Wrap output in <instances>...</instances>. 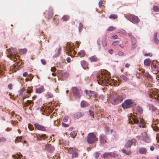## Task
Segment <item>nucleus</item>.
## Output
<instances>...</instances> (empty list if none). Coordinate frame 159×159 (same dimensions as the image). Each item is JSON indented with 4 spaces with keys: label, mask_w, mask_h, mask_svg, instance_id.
Here are the masks:
<instances>
[{
    "label": "nucleus",
    "mask_w": 159,
    "mask_h": 159,
    "mask_svg": "<svg viewBox=\"0 0 159 159\" xmlns=\"http://www.w3.org/2000/svg\"><path fill=\"white\" fill-rule=\"evenodd\" d=\"M97 81L98 83L102 85L108 84L110 86L114 85L115 86H118L119 84L116 81L113 79H111L110 76L108 73L102 72L97 76Z\"/></svg>",
    "instance_id": "f257e3e1"
},
{
    "label": "nucleus",
    "mask_w": 159,
    "mask_h": 159,
    "mask_svg": "<svg viewBox=\"0 0 159 159\" xmlns=\"http://www.w3.org/2000/svg\"><path fill=\"white\" fill-rule=\"evenodd\" d=\"M149 95L150 98H153L159 103V91L157 89L150 90Z\"/></svg>",
    "instance_id": "f03ea898"
},
{
    "label": "nucleus",
    "mask_w": 159,
    "mask_h": 159,
    "mask_svg": "<svg viewBox=\"0 0 159 159\" xmlns=\"http://www.w3.org/2000/svg\"><path fill=\"white\" fill-rule=\"evenodd\" d=\"M125 17L128 20L134 24L138 23L139 21L138 17L133 15L128 14Z\"/></svg>",
    "instance_id": "7ed1b4c3"
},
{
    "label": "nucleus",
    "mask_w": 159,
    "mask_h": 159,
    "mask_svg": "<svg viewBox=\"0 0 159 159\" xmlns=\"http://www.w3.org/2000/svg\"><path fill=\"white\" fill-rule=\"evenodd\" d=\"M98 139L96 137L93 133H89L88 136L87 142L89 143H93L98 141Z\"/></svg>",
    "instance_id": "20e7f679"
},
{
    "label": "nucleus",
    "mask_w": 159,
    "mask_h": 159,
    "mask_svg": "<svg viewBox=\"0 0 159 159\" xmlns=\"http://www.w3.org/2000/svg\"><path fill=\"white\" fill-rule=\"evenodd\" d=\"M17 51L16 48H12L10 49V58L11 59L13 58L12 60L14 61L15 59H17L19 57V56H16V54L17 53Z\"/></svg>",
    "instance_id": "39448f33"
},
{
    "label": "nucleus",
    "mask_w": 159,
    "mask_h": 159,
    "mask_svg": "<svg viewBox=\"0 0 159 159\" xmlns=\"http://www.w3.org/2000/svg\"><path fill=\"white\" fill-rule=\"evenodd\" d=\"M72 91L76 98H80L81 97L82 91L80 90L77 87H73L72 89Z\"/></svg>",
    "instance_id": "423d86ee"
},
{
    "label": "nucleus",
    "mask_w": 159,
    "mask_h": 159,
    "mask_svg": "<svg viewBox=\"0 0 159 159\" xmlns=\"http://www.w3.org/2000/svg\"><path fill=\"white\" fill-rule=\"evenodd\" d=\"M73 46V43H67L66 46V50L67 51L68 54L70 56L72 57H74V56L73 55V52H71L72 51H74Z\"/></svg>",
    "instance_id": "0eeeda50"
},
{
    "label": "nucleus",
    "mask_w": 159,
    "mask_h": 159,
    "mask_svg": "<svg viewBox=\"0 0 159 159\" xmlns=\"http://www.w3.org/2000/svg\"><path fill=\"white\" fill-rule=\"evenodd\" d=\"M133 103L131 100H126L122 104V107L124 109H126L131 107Z\"/></svg>",
    "instance_id": "6e6552de"
},
{
    "label": "nucleus",
    "mask_w": 159,
    "mask_h": 159,
    "mask_svg": "<svg viewBox=\"0 0 159 159\" xmlns=\"http://www.w3.org/2000/svg\"><path fill=\"white\" fill-rule=\"evenodd\" d=\"M68 152L69 153L72 154V158L76 157L78 155V150L73 148H69Z\"/></svg>",
    "instance_id": "1a4fd4ad"
},
{
    "label": "nucleus",
    "mask_w": 159,
    "mask_h": 159,
    "mask_svg": "<svg viewBox=\"0 0 159 159\" xmlns=\"http://www.w3.org/2000/svg\"><path fill=\"white\" fill-rule=\"evenodd\" d=\"M134 116V118H132L134 122L136 124H139V126L141 127L143 125V120L140 117L138 118L137 116L135 115Z\"/></svg>",
    "instance_id": "9d476101"
},
{
    "label": "nucleus",
    "mask_w": 159,
    "mask_h": 159,
    "mask_svg": "<svg viewBox=\"0 0 159 159\" xmlns=\"http://www.w3.org/2000/svg\"><path fill=\"white\" fill-rule=\"evenodd\" d=\"M136 142V140L135 139H131L129 140L125 144V147L126 148H129L132 144L135 145Z\"/></svg>",
    "instance_id": "9b49d317"
},
{
    "label": "nucleus",
    "mask_w": 159,
    "mask_h": 159,
    "mask_svg": "<svg viewBox=\"0 0 159 159\" xmlns=\"http://www.w3.org/2000/svg\"><path fill=\"white\" fill-rule=\"evenodd\" d=\"M85 92L87 95L89 96V98L92 96H94L95 98V100H96V98L98 97V95L97 94V93L95 92L92 91H88L85 90Z\"/></svg>",
    "instance_id": "f8f14e48"
},
{
    "label": "nucleus",
    "mask_w": 159,
    "mask_h": 159,
    "mask_svg": "<svg viewBox=\"0 0 159 159\" xmlns=\"http://www.w3.org/2000/svg\"><path fill=\"white\" fill-rule=\"evenodd\" d=\"M45 148L47 151L49 152H52L55 150L54 147L52 146L50 144H48L46 145Z\"/></svg>",
    "instance_id": "ddd939ff"
},
{
    "label": "nucleus",
    "mask_w": 159,
    "mask_h": 159,
    "mask_svg": "<svg viewBox=\"0 0 159 159\" xmlns=\"http://www.w3.org/2000/svg\"><path fill=\"white\" fill-rule=\"evenodd\" d=\"M142 139L144 141H145L147 143H149L150 142V140L149 137L148 136L146 132H144L142 134Z\"/></svg>",
    "instance_id": "4468645a"
},
{
    "label": "nucleus",
    "mask_w": 159,
    "mask_h": 159,
    "mask_svg": "<svg viewBox=\"0 0 159 159\" xmlns=\"http://www.w3.org/2000/svg\"><path fill=\"white\" fill-rule=\"evenodd\" d=\"M34 125L35 127L39 130L45 131L46 130L44 126L39 125L38 123H35Z\"/></svg>",
    "instance_id": "2eb2a0df"
},
{
    "label": "nucleus",
    "mask_w": 159,
    "mask_h": 159,
    "mask_svg": "<svg viewBox=\"0 0 159 159\" xmlns=\"http://www.w3.org/2000/svg\"><path fill=\"white\" fill-rule=\"evenodd\" d=\"M84 114L81 112H77L73 115V117L75 119H78L84 116Z\"/></svg>",
    "instance_id": "dca6fc26"
},
{
    "label": "nucleus",
    "mask_w": 159,
    "mask_h": 159,
    "mask_svg": "<svg viewBox=\"0 0 159 159\" xmlns=\"http://www.w3.org/2000/svg\"><path fill=\"white\" fill-rule=\"evenodd\" d=\"M107 138L106 136L103 135L101 134L99 136V141L100 143H104L106 142Z\"/></svg>",
    "instance_id": "f3484780"
},
{
    "label": "nucleus",
    "mask_w": 159,
    "mask_h": 159,
    "mask_svg": "<svg viewBox=\"0 0 159 159\" xmlns=\"http://www.w3.org/2000/svg\"><path fill=\"white\" fill-rule=\"evenodd\" d=\"M88 59L91 62H96L98 60V58L95 56L89 57Z\"/></svg>",
    "instance_id": "a211bd4d"
},
{
    "label": "nucleus",
    "mask_w": 159,
    "mask_h": 159,
    "mask_svg": "<svg viewBox=\"0 0 159 159\" xmlns=\"http://www.w3.org/2000/svg\"><path fill=\"white\" fill-rule=\"evenodd\" d=\"M157 32H156L154 33L153 39L155 43L157 44H158L159 43V40L157 38Z\"/></svg>",
    "instance_id": "6ab92c4d"
},
{
    "label": "nucleus",
    "mask_w": 159,
    "mask_h": 159,
    "mask_svg": "<svg viewBox=\"0 0 159 159\" xmlns=\"http://www.w3.org/2000/svg\"><path fill=\"white\" fill-rule=\"evenodd\" d=\"M44 91V87L43 86H42L37 88L35 90V92L38 93H40Z\"/></svg>",
    "instance_id": "aec40b11"
},
{
    "label": "nucleus",
    "mask_w": 159,
    "mask_h": 159,
    "mask_svg": "<svg viewBox=\"0 0 159 159\" xmlns=\"http://www.w3.org/2000/svg\"><path fill=\"white\" fill-rule=\"evenodd\" d=\"M139 152L141 154H146L147 152V149L145 148H141L139 150Z\"/></svg>",
    "instance_id": "412c9836"
},
{
    "label": "nucleus",
    "mask_w": 159,
    "mask_h": 159,
    "mask_svg": "<svg viewBox=\"0 0 159 159\" xmlns=\"http://www.w3.org/2000/svg\"><path fill=\"white\" fill-rule=\"evenodd\" d=\"M112 156L111 153L107 152L105 153L103 155V157L104 158H107L111 157Z\"/></svg>",
    "instance_id": "4be33fe9"
},
{
    "label": "nucleus",
    "mask_w": 159,
    "mask_h": 159,
    "mask_svg": "<svg viewBox=\"0 0 159 159\" xmlns=\"http://www.w3.org/2000/svg\"><path fill=\"white\" fill-rule=\"evenodd\" d=\"M128 79L124 75H122L120 76V80L121 81L125 82Z\"/></svg>",
    "instance_id": "5701e85b"
},
{
    "label": "nucleus",
    "mask_w": 159,
    "mask_h": 159,
    "mask_svg": "<svg viewBox=\"0 0 159 159\" xmlns=\"http://www.w3.org/2000/svg\"><path fill=\"white\" fill-rule=\"evenodd\" d=\"M36 137L39 140H41L42 138H44V139L46 138V135L45 134H37L36 135Z\"/></svg>",
    "instance_id": "b1692460"
},
{
    "label": "nucleus",
    "mask_w": 159,
    "mask_h": 159,
    "mask_svg": "<svg viewBox=\"0 0 159 159\" xmlns=\"http://www.w3.org/2000/svg\"><path fill=\"white\" fill-rule=\"evenodd\" d=\"M81 107H86L88 106L89 105L88 103L84 101H81L80 104Z\"/></svg>",
    "instance_id": "393cba45"
},
{
    "label": "nucleus",
    "mask_w": 159,
    "mask_h": 159,
    "mask_svg": "<svg viewBox=\"0 0 159 159\" xmlns=\"http://www.w3.org/2000/svg\"><path fill=\"white\" fill-rule=\"evenodd\" d=\"M151 61L149 59H146L144 61V64L145 65L149 66L151 64Z\"/></svg>",
    "instance_id": "a878e982"
},
{
    "label": "nucleus",
    "mask_w": 159,
    "mask_h": 159,
    "mask_svg": "<svg viewBox=\"0 0 159 159\" xmlns=\"http://www.w3.org/2000/svg\"><path fill=\"white\" fill-rule=\"evenodd\" d=\"M23 141V140L22 139V137H17L15 141V142L16 143L17 142H22Z\"/></svg>",
    "instance_id": "bb28decb"
},
{
    "label": "nucleus",
    "mask_w": 159,
    "mask_h": 159,
    "mask_svg": "<svg viewBox=\"0 0 159 159\" xmlns=\"http://www.w3.org/2000/svg\"><path fill=\"white\" fill-rule=\"evenodd\" d=\"M85 52L84 50H81L80 52H79L78 54L79 56L80 57H84L85 56Z\"/></svg>",
    "instance_id": "cd10ccee"
},
{
    "label": "nucleus",
    "mask_w": 159,
    "mask_h": 159,
    "mask_svg": "<svg viewBox=\"0 0 159 159\" xmlns=\"http://www.w3.org/2000/svg\"><path fill=\"white\" fill-rule=\"evenodd\" d=\"M81 64L84 68H86L88 66L87 63L84 61H81Z\"/></svg>",
    "instance_id": "c85d7f7f"
},
{
    "label": "nucleus",
    "mask_w": 159,
    "mask_h": 159,
    "mask_svg": "<svg viewBox=\"0 0 159 159\" xmlns=\"http://www.w3.org/2000/svg\"><path fill=\"white\" fill-rule=\"evenodd\" d=\"M137 114H141L142 113L143 110L142 108L140 107H138L136 109Z\"/></svg>",
    "instance_id": "c756f323"
},
{
    "label": "nucleus",
    "mask_w": 159,
    "mask_h": 159,
    "mask_svg": "<svg viewBox=\"0 0 159 159\" xmlns=\"http://www.w3.org/2000/svg\"><path fill=\"white\" fill-rule=\"evenodd\" d=\"M70 18L69 16L67 15H64L63 16L62 19L64 21H67Z\"/></svg>",
    "instance_id": "7c9ffc66"
},
{
    "label": "nucleus",
    "mask_w": 159,
    "mask_h": 159,
    "mask_svg": "<svg viewBox=\"0 0 159 159\" xmlns=\"http://www.w3.org/2000/svg\"><path fill=\"white\" fill-rule=\"evenodd\" d=\"M33 102L32 100H27L26 102L25 103V106H28L30 104H33Z\"/></svg>",
    "instance_id": "2f4dec72"
},
{
    "label": "nucleus",
    "mask_w": 159,
    "mask_h": 159,
    "mask_svg": "<svg viewBox=\"0 0 159 159\" xmlns=\"http://www.w3.org/2000/svg\"><path fill=\"white\" fill-rule=\"evenodd\" d=\"M122 151L124 153H125L126 154H127L128 155H129L131 154V152L130 150H128V151H126L125 149H123L122 150Z\"/></svg>",
    "instance_id": "473e14b6"
},
{
    "label": "nucleus",
    "mask_w": 159,
    "mask_h": 159,
    "mask_svg": "<svg viewBox=\"0 0 159 159\" xmlns=\"http://www.w3.org/2000/svg\"><path fill=\"white\" fill-rule=\"evenodd\" d=\"M105 129L106 132L110 134H111L113 131L112 129H111L110 130L109 127L108 126L105 127Z\"/></svg>",
    "instance_id": "72a5a7b5"
},
{
    "label": "nucleus",
    "mask_w": 159,
    "mask_h": 159,
    "mask_svg": "<svg viewBox=\"0 0 159 159\" xmlns=\"http://www.w3.org/2000/svg\"><path fill=\"white\" fill-rule=\"evenodd\" d=\"M17 156L16 157L15 155H12V157L16 159V158H18V159H19L21 158L22 157V154H17Z\"/></svg>",
    "instance_id": "f704fd0d"
},
{
    "label": "nucleus",
    "mask_w": 159,
    "mask_h": 159,
    "mask_svg": "<svg viewBox=\"0 0 159 159\" xmlns=\"http://www.w3.org/2000/svg\"><path fill=\"white\" fill-rule=\"evenodd\" d=\"M118 16L116 14H111L109 16V18L111 19H115L117 18Z\"/></svg>",
    "instance_id": "c9c22d12"
},
{
    "label": "nucleus",
    "mask_w": 159,
    "mask_h": 159,
    "mask_svg": "<svg viewBox=\"0 0 159 159\" xmlns=\"http://www.w3.org/2000/svg\"><path fill=\"white\" fill-rule=\"evenodd\" d=\"M153 10L157 12L159 11V6H154L153 7Z\"/></svg>",
    "instance_id": "e433bc0d"
},
{
    "label": "nucleus",
    "mask_w": 159,
    "mask_h": 159,
    "mask_svg": "<svg viewBox=\"0 0 159 159\" xmlns=\"http://www.w3.org/2000/svg\"><path fill=\"white\" fill-rule=\"evenodd\" d=\"M118 32L123 34L124 35L126 34V31L123 29H120L118 31Z\"/></svg>",
    "instance_id": "4c0bfd02"
},
{
    "label": "nucleus",
    "mask_w": 159,
    "mask_h": 159,
    "mask_svg": "<svg viewBox=\"0 0 159 159\" xmlns=\"http://www.w3.org/2000/svg\"><path fill=\"white\" fill-rule=\"evenodd\" d=\"M27 50L26 48L21 49L20 50V52L21 54H24L26 52Z\"/></svg>",
    "instance_id": "58836bf2"
},
{
    "label": "nucleus",
    "mask_w": 159,
    "mask_h": 159,
    "mask_svg": "<svg viewBox=\"0 0 159 159\" xmlns=\"http://www.w3.org/2000/svg\"><path fill=\"white\" fill-rule=\"evenodd\" d=\"M149 109L151 110L152 111H155L156 110V108L152 105H150L149 106Z\"/></svg>",
    "instance_id": "ea45409f"
},
{
    "label": "nucleus",
    "mask_w": 159,
    "mask_h": 159,
    "mask_svg": "<svg viewBox=\"0 0 159 159\" xmlns=\"http://www.w3.org/2000/svg\"><path fill=\"white\" fill-rule=\"evenodd\" d=\"M33 91V87L32 88L28 87V89H27V93L30 94L32 93V91Z\"/></svg>",
    "instance_id": "a19ab883"
},
{
    "label": "nucleus",
    "mask_w": 159,
    "mask_h": 159,
    "mask_svg": "<svg viewBox=\"0 0 159 159\" xmlns=\"http://www.w3.org/2000/svg\"><path fill=\"white\" fill-rule=\"evenodd\" d=\"M76 133L75 131H72L70 133V136L72 138H74L76 136Z\"/></svg>",
    "instance_id": "79ce46f5"
},
{
    "label": "nucleus",
    "mask_w": 159,
    "mask_h": 159,
    "mask_svg": "<svg viewBox=\"0 0 159 159\" xmlns=\"http://www.w3.org/2000/svg\"><path fill=\"white\" fill-rule=\"evenodd\" d=\"M115 29L116 28L115 27H114L112 26H111L108 28L107 30L108 31H112Z\"/></svg>",
    "instance_id": "37998d69"
},
{
    "label": "nucleus",
    "mask_w": 159,
    "mask_h": 159,
    "mask_svg": "<svg viewBox=\"0 0 159 159\" xmlns=\"http://www.w3.org/2000/svg\"><path fill=\"white\" fill-rule=\"evenodd\" d=\"M152 128L155 131H159V128L157 126H152Z\"/></svg>",
    "instance_id": "c03bdc74"
},
{
    "label": "nucleus",
    "mask_w": 159,
    "mask_h": 159,
    "mask_svg": "<svg viewBox=\"0 0 159 159\" xmlns=\"http://www.w3.org/2000/svg\"><path fill=\"white\" fill-rule=\"evenodd\" d=\"M136 43H131V46L133 48H135L137 47Z\"/></svg>",
    "instance_id": "a18cd8bd"
},
{
    "label": "nucleus",
    "mask_w": 159,
    "mask_h": 159,
    "mask_svg": "<svg viewBox=\"0 0 159 159\" xmlns=\"http://www.w3.org/2000/svg\"><path fill=\"white\" fill-rule=\"evenodd\" d=\"M83 25L81 23L79 24V30L80 32H81L82 30Z\"/></svg>",
    "instance_id": "49530a36"
},
{
    "label": "nucleus",
    "mask_w": 159,
    "mask_h": 159,
    "mask_svg": "<svg viewBox=\"0 0 159 159\" xmlns=\"http://www.w3.org/2000/svg\"><path fill=\"white\" fill-rule=\"evenodd\" d=\"M28 127L30 130H32L34 129V127L33 126L30 124L28 125Z\"/></svg>",
    "instance_id": "de8ad7c7"
},
{
    "label": "nucleus",
    "mask_w": 159,
    "mask_h": 159,
    "mask_svg": "<svg viewBox=\"0 0 159 159\" xmlns=\"http://www.w3.org/2000/svg\"><path fill=\"white\" fill-rule=\"evenodd\" d=\"M102 45L103 46L106 47L107 45V43L106 40L102 41Z\"/></svg>",
    "instance_id": "09e8293b"
},
{
    "label": "nucleus",
    "mask_w": 159,
    "mask_h": 159,
    "mask_svg": "<svg viewBox=\"0 0 159 159\" xmlns=\"http://www.w3.org/2000/svg\"><path fill=\"white\" fill-rule=\"evenodd\" d=\"M6 140V139L4 137H0V142H4Z\"/></svg>",
    "instance_id": "8fccbe9b"
},
{
    "label": "nucleus",
    "mask_w": 159,
    "mask_h": 159,
    "mask_svg": "<svg viewBox=\"0 0 159 159\" xmlns=\"http://www.w3.org/2000/svg\"><path fill=\"white\" fill-rule=\"evenodd\" d=\"M111 39H118V36L116 35H114L111 36Z\"/></svg>",
    "instance_id": "3c124183"
},
{
    "label": "nucleus",
    "mask_w": 159,
    "mask_h": 159,
    "mask_svg": "<svg viewBox=\"0 0 159 159\" xmlns=\"http://www.w3.org/2000/svg\"><path fill=\"white\" fill-rule=\"evenodd\" d=\"M119 41H115L112 43V45L113 46H116V45H118V44H119Z\"/></svg>",
    "instance_id": "603ef678"
},
{
    "label": "nucleus",
    "mask_w": 159,
    "mask_h": 159,
    "mask_svg": "<svg viewBox=\"0 0 159 159\" xmlns=\"http://www.w3.org/2000/svg\"><path fill=\"white\" fill-rule=\"evenodd\" d=\"M68 117L67 116H65L64 118L63 119V120L64 122H66L68 120Z\"/></svg>",
    "instance_id": "864d4df0"
},
{
    "label": "nucleus",
    "mask_w": 159,
    "mask_h": 159,
    "mask_svg": "<svg viewBox=\"0 0 159 159\" xmlns=\"http://www.w3.org/2000/svg\"><path fill=\"white\" fill-rule=\"evenodd\" d=\"M103 3V1L102 0H100L98 2V6L100 7H101L102 6V5Z\"/></svg>",
    "instance_id": "5fc2aeb1"
},
{
    "label": "nucleus",
    "mask_w": 159,
    "mask_h": 159,
    "mask_svg": "<svg viewBox=\"0 0 159 159\" xmlns=\"http://www.w3.org/2000/svg\"><path fill=\"white\" fill-rule=\"evenodd\" d=\"M49 17L50 18H51L53 16V11L52 10H51L50 12V13L49 14Z\"/></svg>",
    "instance_id": "6e6d98bb"
},
{
    "label": "nucleus",
    "mask_w": 159,
    "mask_h": 159,
    "mask_svg": "<svg viewBox=\"0 0 159 159\" xmlns=\"http://www.w3.org/2000/svg\"><path fill=\"white\" fill-rule=\"evenodd\" d=\"M131 43H136L137 41L136 39L133 37V38L131 39Z\"/></svg>",
    "instance_id": "4d7b16f0"
},
{
    "label": "nucleus",
    "mask_w": 159,
    "mask_h": 159,
    "mask_svg": "<svg viewBox=\"0 0 159 159\" xmlns=\"http://www.w3.org/2000/svg\"><path fill=\"white\" fill-rule=\"evenodd\" d=\"M89 113L90 115L93 117L94 116V114L93 111L91 110H89Z\"/></svg>",
    "instance_id": "13d9d810"
},
{
    "label": "nucleus",
    "mask_w": 159,
    "mask_h": 159,
    "mask_svg": "<svg viewBox=\"0 0 159 159\" xmlns=\"http://www.w3.org/2000/svg\"><path fill=\"white\" fill-rule=\"evenodd\" d=\"M24 91V90L23 89H21L19 91V95L20 96H21L22 95V94H23V91Z\"/></svg>",
    "instance_id": "bf43d9fd"
},
{
    "label": "nucleus",
    "mask_w": 159,
    "mask_h": 159,
    "mask_svg": "<svg viewBox=\"0 0 159 159\" xmlns=\"http://www.w3.org/2000/svg\"><path fill=\"white\" fill-rule=\"evenodd\" d=\"M118 55L120 56H123V55L124 54V53L121 51H119L118 52Z\"/></svg>",
    "instance_id": "052dcab7"
},
{
    "label": "nucleus",
    "mask_w": 159,
    "mask_h": 159,
    "mask_svg": "<svg viewBox=\"0 0 159 159\" xmlns=\"http://www.w3.org/2000/svg\"><path fill=\"white\" fill-rule=\"evenodd\" d=\"M117 100H118L117 101V102H121L122 101V99H121L120 97H118L117 98Z\"/></svg>",
    "instance_id": "680f3d73"
},
{
    "label": "nucleus",
    "mask_w": 159,
    "mask_h": 159,
    "mask_svg": "<svg viewBox=\"0 0 159 159\" xmlns=\"http://www.w3.org/2000/svg\"><path fill=\"white\" fill-rule=\"evenodd\" d=\"M51 70L52 72H55L56 70V68L54 66L51 68Z\"/></svg>",
    "instance_id": "e2e57ef3"
},
{
    "label": "nucleus",
    "mask_w": 159,
    "mask_h": 159,
    "mask_svg": "<svg viewBox=\"0 0 159 159\" xmlns=\"http://www.w3.org/2000/svg\"><path fill=\"white\" fill-rule=\"evenodd\" d=\"M29 95H27L25 94L22 97V99L23 100H24L26 98H28L29 97Z\"/></svg>",
    "instance_id": "0e129e2a"
},
{
    "label": "nucleus",
    "mask_w": 159,
    "mask_h": 159,
    "mask_svg": "<svg viewBox=\"0 0 159 159\" xmlns=\"http://www.w3.org/2000/svg\"><path fill=\"white\" fill-rule=\"evenodd\" d=\"M41 61L43 65H45L46 64V61L44 60L41 59Z\"/></svg>",
    "instance_id": "69168bd1"
},
{
    "label": "nucleus",
    "mask_w": 159,
    "mask_h": 159,
    "mask_svg": "<svg viewBox=\"0 0 159 159\" xmlns=\"http://www.w3.org/2000/svg\"><path fill=\"white\" fill-rule=\"evenodd\" d=\"M144 56H149L151 57L152 56V54L151 53H145L144 55Z\"/></svg>",
    "instance_id": "338daca9"
},
{
    "label": "nucleus",
    "mask_w": 159,
    "mask_h": 159,
    "mask_svg": "<svg viewBox=\"0 0 159 159\" xmlns=\"http://www.w3.org/2000/svg\"><path fill=\"white\" fill-rule=\"evenodd\" d=\"M156 139L157 140V141L158 142H159V133H158L157 134Z\"/></svg>",
    "instance_id": "774afa93"
}]
</instances>
